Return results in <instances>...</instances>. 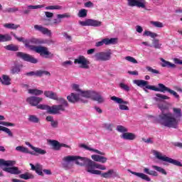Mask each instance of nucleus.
<instances>
[{
    "label": "nucleus",
    "mask_w": 182,
    "mask_h": 182,
    "mask_svg": "<svg viewBox=\"0 0 182 182\" xmlns=\"http://www.w3.org/2000/svg\"><path fill=\"white\" fill-rule=\"evenodd\" d=\"M73 63L70 60H67V61H65V62H63L62 63V66H64L65 68H66V66L68 65H73Z\"/></svg>",
    "instance_id": "338daca9"
},
{
    "label": "nucleus",
    "mask_w": 182,
    "mask_h": 182,
    "mask_svg": "<svg viewBox=\"0 0 182 182\" xmlns=\"http://www.w3.org/2000/svg\"><path fill=\"white\" fill-rule=\"evenodd\" d=\"M80 147H82V149H85V150H89V151H94V153H97V154H100V156H105V154H106L105 152H102L97 149L90 148L85 144H82L80 145Z\"/></svg>",
    "instance_id": "cd10ccee"
},
{
    "label": "nucleus",
    "mask_w": 182,
    "mask_h": 182,
    "mask_svg": "<svg viewBox=\"0 0 182 182\" xmlns=\"http://www.w3.org/2000/svg\"><path fill=\"white\" fill-rule=\"evenodd\" d=\"M51 146L53 147V150H60V143L56 140L51 141Z\"/></svg>",
    "instance_id": "58836bf2"
},
{
    "label": "nucleus",
    "mask_w": 182,
    "mask_h": 182,
    "mask_svg": "<svg viewBox=\"0 0 182 182\" xmlns=\"http://www.w3.org/2000/svg\"><path fill=\"white\" fill-rule=\"evenodd\" d=\"M60 105L51 107V114H58L59 112H65L69 107V103L63 97H60L57 100Z\"/></svg>",
    "instance_id": "39448f33"
},
{
    "label": "nucleus",
    "mask_w": 182,
    "mask_h": 182,
    "mask_svg": "<svg viewBox=\"0 0 182 182\" xmlns=\"http://www.w3.org/2000/svg\"><path fill=\"white\" fill-rule=\"evenodd\" d=\"M131 173V174H134V176H136V177H139V178H142V180H145L146 181H151V179L149 176L143 173H138L134 172L133 171L128 170Z\"/></svg>",
    "instance_id": "b1692460"
},
{
    "label": "nucleus",
    "mask_w": 182,
    "mask_h": 182,
    "mask_svg": "<svg viewBox=\"0 0 182 182\" xmlns=\"http://www.w3.org/2000/svg\"><path fill=\"white\" fill-rule=\"evenodd\" d=\"M67 99L70 103H76L80 100V94H75L72 92L70 95L67 97Z\"/></svg>",
    "instance_id": "4be33fe9"
},
{
    "label": "nucleus",
    "mask_w": 182,
    "mask_h": 182,
    "mask_svg": "<svg viewBox=\"0 0 182 182\" xmlns=\"http://www.w3.org/2000/svg\"><path fill=\"white\" fill-rule=\"evenodd\" d=\"M156 97H159V99H161L162 100H168L170 99L169 97L166 95H164L162 94H156Z\"/></svg>",
    "instance_id": "13d9d810"
},
{
    "label": "nucleus",
    "mask_w": 182,
    "mask_h": 182,
    "mask_svg": "<svg viewBox=\"0 0 182 182\" xmlns=\"http://www.w3.org/2000/svg\"><path fill=\"white\" fill-rule=\"evenodd\" d=\"M160 60H161V62H162V63H161V66L162 68H176L175 64H173V63H170L169 61L164 60L162 58H160Z\"/></svg>",
    "instance_id": "c756f323"
},
{
    "label": "nucleus",
    "mask_w": 182,
    "mask_h": 182,
    "mask_svg": "<svg viewBox=\"0 0 182 182\" xmlns=\"http://www.w3.org/2000/svg\"><path fill=\"white\" fill-rule=\"evenodd\" d=\"M77 16L79 18H86L87 16V10L82 9L78 11Z\"/></svg>",
    "instance_id": "a18cd8bd"
},
{
    "label": "nucleus",
    "mask_w": 182,
    "mask_h": 182,
    "mask_svg": "<svg viewBox=\"0 0 182 182\" xmlns=\"http://www.w3.org/2000/svg\"><path fill=\"white\" fill-rule=\"evenodd\" d=\"M116 41H117V38H104L101 41L97 42L95 43V46H97V48H99L100 46H103L104 45H114Z\"/></svg>",
    "instance_id": "2eb2a0df"
},
{
    "label": "nucleus",
    "mask_w": 182,
    "mask_h": 182,
    "mask_svg": "<svg viewBox=\"0 0 182 182\" xmlns=\"http://www.w3.org/2000/svg\"><path fill=\"white\" fill-rule=\"evenodd\" d=\"M111 100H113V102H115V103H118V105H129L128 101H124L123 99L116 96L111 97Z\"/></svg>",
    "instance_id": "7c9ffc66"
},
{
    "label": "nucleus",
    "mask_w": 182,
    "mask_h": 182,
    "mask_svg": "<svg viewBox=\"0 0 182 182\" xmlns=\"http://www.w3.org/2000/svg\"><path fill=\"white\" fill-rule=\"evenodd\" d=\"M1 85H4L5 86H9L11 85V78H9V76L6 75H2Z\"/></svg>",
    "instance_id": "473e14b6"
},
{
    "label": "nucleus",
    "mask_w": 182,
    "mask_h": 182,
    "mask_svg": "<svg viewBox=\"0 0 182 182\" xmlns=\"http://www.w3.org/2000/svg\"><path fill=\"white\" fill-rule=\"evenodd\" d=\"M155 157L158 159V160H161V161H166L167 163H170L171 164H173V166H177V167H182L181 162L169 158L166 155L163 156V154L157 151H154Z\"/></svg>",
    "instance_id": "423d86ee"
},
{
    "label": "nucleus",
    "mask_w": 182,
    "mask_h": 182,
    "mask_svg": "<svg viewBox=\"0 0 182 182\" xmlns=\"http://www.w3.org/2000/svg\"><path fill=\"white\" fill-rule=\"evenodd\" d=\"M30 147L33 150V151H30V154H31V156H43L44 154H46V151L45 149H42L39 147H35L32 144H30Z\"/></svg>",
    "instance_id": "dca6fc26"
},
{
    "label": "nucleus",
    "mask_w": 182,
    "mask_h": 182,
    "mask_svg": "<svg viewBox=\"0 0 182 182\" xmlns=\"http://www.w3.org/2000/svg\"><path fill=\"white\" fill-rule=\"evenodd\" d=\"M73 89L74 90H75V92H78V93H80V92H82V90H80V88H79V85H77V84H73Z\"/></svg>",
    "instance_id": "680f3d73"
},
{
    "label": "nucleus",
    "mask_w": 182,
    "mask_h": 182,
    "mask_svg": "<svg viewBox=\"0 0 182 182\" xmlns=\"http://www.w3.org/2000/svg\"><path fill=\"white\" fill-rule=\"evenodd\" d=\"M151 23L156 28H163V23L160 21H151Z\"/></svg>",
    "instance_id": "5fc2aeb1"
},
{
    "label": "nucleus",
    "mask_w": 182,
    "mask_h": 182,
    "mask_svg": "<svg viewBox=\"0 0 182 182\" xmlns=\"http://www.w3.org/2000/svg\"><path fill=\"white\" fill-rule=\"evenodd\" d=\"M91 159L98 163L105 164L107 161V158L100 155H92Z\"/></svg>",
    "instance_id": "a878e982"
},
{
    "label": "nucleus",
    "mask_w": 182,
    "mask_h": 182,
    "mask_svg": "<svg viewBox=\"0 0 182 182\" xmlns=\"http://www.w3.org/2000/svg\"><path fill=\"white\" fill-rule=\"evenodd\" d=\"M31 42H33V45H43L44 43L50 45V43H53L52 40H42L39 38H34V40L31 41Z\"/></svg>",
    "instance_id": "393cba45"
},
{
    "label": "nucleus",
    "mask_w": 182,
    "mask_h": 182,
    "mask_svg": "<svg viewBox=\"0 0 182 182\" xmlns=\"http://www.w3.org/2000/svg\"><path fill=\"white\" fill-rule=\"evenodd\" d=\"M17 151H21V153H26L27 154H31L29 149L25 146H18L16 147Z\"/></svg>",
    "instance_id": "a19ab883"
},
{
    "label": "nucleus",
    "mask_w": 182,
    "mask_h": 182,
    "mask_svg": "<svg viewBox=\"0 0 182 182\" xmlns=\"http://www.w3.org/2000/svg\"><path fill=\"white\" fill-rule=\"evenodd\" d=\"M22 68H23V65L21 64H15L14 66L11 67L10 72L11 75H18V73H21Z\"/></svg>",
    "instance_id": "5701e85b"
},
{
    "label": "nucleus",
    "mask_w": 182,
    "mask_h": 182,
    "mask_svg": "<svg viewBox=\"0 0 182 182\" xmlns=\"http://www.w3.org/2000/svg\"><path fill=\"white\" fill-rule=\"evenodd\" d=\"M24 75L25 76H36L37 77H42L43 75H46V76H50V73L45 70H37L26 73Z\"/></svg>",
    "instance_id": "4468645a"
},
{
    "label": "nucleus",
    "mask_w": 182,
    "mask_h": 182,
    "mask_svg": "<svg viewBox=\"0 0 182 182\" xmlns=\"http://www.w3.org/2000/svg\"><path fill=\"white\" fill-rule=\"evenodd\" d=\"M50 124L53 129H56L58 128V126H59V122L58 121L53 120Z\"/></svg>",
    "instance_id": "69168bd1"
},
{
    "label": "nucleus",
    "mask_w": 182,
    "mask_h": 182,
    "mask_svg": "<svg viewBox=\"0 0 182 182\" xmlns=\"http://www.w3.org/2000/svg\"><path fill=\"white\" fill-rule=\"evenodd\" d=\"M119 107L120 110H129V107L125 104H119Z\"/></svg>",
    "instance_id": "e2e57ef3"
},
{
    "label": "nucleus",
    "mask_w": 182,
    "mask_h": 182,
    "mask_svg": "<svg viewBox=\"0 0 182 182\" xmlns=\"http://www.w3.org/2000/svg\"><path fill=\"white\" fill-rule=\"evenodd\" d=\"M159 107L161 113L157 118L158 123L165 127H169V129H177V126H178V120H177V119L181 117V109L173 108L174 114L173 115V113L170 112H164L165 110H168L167 106L161 105H159Z\"/></svg>",
    "instance_id": "f257e3e1"
},
{
    "label": "nucleus",
    "mask_w": 182,
    "mask_h": 182,
    "mask_svg": "<svg viewBox=\"0 0 182 182\" xmlns=\"http://www.w3.org/2000/svg\"><path fill=\"white\" fill-rule=\"evenodd\" d=\"M119 87L122 89V90H125V92H129L130 91V87H129V85L123 83V82H120L119 83Z\"/></svg>",
    "instance_id": "3c124183"
},
{
    "label": "nucleus",
    "mask_w": 182,
    "mask_h": 182,
    "mask_svg": "<svg viewBox=\"0 0 182 182\" xmlns=\"http://www.w3.org/2000/svg\"><path fill=\"white\" fill-rule=\"evenodd\" d=\"M12 41V37L9 34H0V42H9Z\"/></svg>",
    "instance_id": "f704fd0d"
},
{
    "label": "nucleus",
    "mask_w": 182,
    "mask_h": 182,
    "mask_svg": "<svg viewBox=\"0 0 182 182\" xmlns=\"http://www.w3.org/2000/svg\"><path fill=\"white\" fill-rule=\"evenodd\" d=\"M43 100V98L39 97H29L26 99L27 103H29L31 106H38Z\"/></svg>",
    "instance_id": "a211bd4d"
},
{
    "label": "nucleus",
    "mask_w": 182,
    "mask_h": 182,
    "mask_svg": "<svg viewBox=\"0 0 182 182\" xmlns=\"http://www.w3.org/2000/svg\"><path fill=\"white\" fill-rule=\"evenodd\" d=\"M105 128L109 132H113V124H105Z\"/></svg>",
    "instance_id": "052dcab7"
},
{
    "label": "nucleus",
    "mask_w": 182,
    "mask_h": 182,
    "mask_svg": "<svg viewBox=\"0 0 182 182\" xmlns=\"http://www.w3.org/2000/svg\"><path fill=\"white\" fill-rule=\"evenodd\" d=\"M159 39H154L152 41V43L154 45V48H155V49H160L161 44H160Z\"/></svg>",
    "instance_id": "603ef678"
},
{
    "label": "nucleus",
    "mask_w": 182,
    "mask_h": 182,
    "mask_svg": "<svg viewBox=\"0 0 182 182\" xmlns=\"http://www.w3.org/2000/svg\"><path fill=\"white\" fill-rule=\"evenodd\" d=\"M28 9H39L41 8H45V5H38V6H32L30 5L28 6Z\"/></svg>",
    "instance_id": "bf43d9fd"
},
{
    "label": "nucleus",
    "mask_w": 182,
    "mask_h": 182,
    "mask_svg": "<svg viewBox=\"0 0 182 182\" xmlns=\"http://www.w3.org/2000/svg\"><path fill=\"white\" fill-rule=\"evenodd\" d=\"M65 161H75V164L78 166H85V170L87 173L90 174H95L96 176H100L102 174V171L99 170H106V166L100 164H97L92 159L82 157L79 156H69L64 158ZM99 168V170H96Z\"/></svg>",
    "instance_id": "f03ea898"
},
{
    "label": "nucleus",
    "mask_w": 182,
    "mask_h": 182,
    "mask_svg": "<svg viewBox=\"0 0 182 182\" xmlns=\"http://www.w3.org/2000/svg\"><path fill=\"white\" fill-rule=\"evenodd\" d=\"M19 26H20L19 25H16V24L12 23L4 24V27L6 28V29L16 30V28H19Z\"/></svg>",
    "instance_id": "ea45409f"
},
{
    "label": "nucleus",
    "mask_w": 182,
    "mask_h": 182,
    "mask_svg": "<svg viewBox=\"0 0 182 182\" xmlns=\"http://www.w3.org/2000/svg\"><path fill=\"white\" fill-rule=\"evenodd\" d=\"M44 96L46 97H48V99H52L53 100H58L59 97H58V95L53 91H45Z\"/></svg>",
    "instance_id": "c85d7f7f"
},
{
    "label": "nucleus",
    "mask_w": 182,
    "mask_h": 182,
    "mask_svg": "<svg viewBox=\"0 0 182 182\" xmlns=\"http://www.w3.org/2000/svg\"><path fill=\"white\" fill-rule=\"evenodd\" d=\"M65 157H69V156H65L63 159V161H65V163L63 164V168H65V170H69V163H70V161H65Z\"/></svg>",
    "instance_id": "864d4df0"
},
{
    "label": "nucleus",
    "mask_w": 182,
    "mask_h": 182,
    "mask_svg": "<svg viewBox=\"0 0 182 182\" xmlns=\"http://www.w3.org/2000/svg\"><path fill=\"white\" fill-rule=\"evenodd\" d=\"M0 132H4L9 136V137H14V134H12V132H11V129H9V128L0 126Z\"/></svg>",
    "instance_id": "c03bdc74"
},
{
    "label": "nucleus",
    "mask_w": 182,
    "mask_h": 182,
    "mask_svg": "<svg viewBox=\"0 0 182 182\" xmlns=\"http://www.w3.org/2000/svg\"><path fill=\"white\" fill-rule=\"evenodd\" d=\"M28 93L30 95H35V96H39L43 94V91L38 89H29Z\"/></svg>",
    "instance_id": "e433bc0d"
},
{
    "label": "nucleus",
    "mask_w": 182,
    "mask_h": 182,
    "mask_svg": "<svg viewBox=\"0 0 182 182\" xmlns=\"http://www.w3.org/2000/svg\"><path fill=\"white\" fill-rule=\"evenodd\" d=\"M125 59L128 60V62H131V63H138L137 60L132 56H127Z\"/></svg>",
    "instance_id": "6e6d98bb"
},
{
    "label": "nucleus",
    "mask_w": 182,
    "mask_h": 182,
    "mask_svg": "<svg viewBox=\"0 0 182 182\" xmlns=\"http://www.w3.org/2000/svg\"><path fill=\"white\" fill-rule=\"evenodd\" d=\"M34 29H36V31H38V32H41V33H43V35H48V36H50V35H52V32L50 31V30L42 26L35 25Z\"/></svg>",
    "instance_id": "aec40b11"
},
{
    "label": "nucleus",
    "mask_w": 182,
    "mask_h": 182,
    "mask_svg": "<svg viewBox=\"0 0 182 182\" xmlns=\"http://www.w3.org/2000/svg\"><path fill=\"white\" fill-rule=\"evenodd\" d=\"M37 109H40L41 110H47V112L52 114V107L46 105H38Z\"/></svg>",
    "instance_id": "2f4dec72"
},
{
    "label": "nucleus",
    "mask_w": 182,
    "mask_h": 182,
    "mask_svg": "<svg viewBox=\"0 0 182 182\" xmlns=\"http://www.w3.org/2000/svg\"><path fill=\"white\" fill-rule=\"evenodd\" d=\"M28 121L30 122V123H39L41 122V119L38 116L36 115H28Z\"/></svg>",
    "instance_id": "72a5a7b5"
},
{
    "label": "nucleus",
    "mask_w": 182,
    "mask_h": 182,
    "mask_svg": "<svg viewBox=\"0 0 182 182\" xmlns=\"http://www.w3.org/2000/svg\"><path fill=\"white\" fill-rule=\"evenodd\" d=\"M57 18L58 19H62L63 18H70V14L69 13H65L63 14H58Z\"/></svg>",
    "instance_id": "4d7b16f0"
},
{
    "label": "nucleus",
    "mask_w": 182,
    "mask_h": 182,
    "mask_svg": "<svg viewBox=\"0 0 182 182\" xmlns=\"http://www.w3.org/2000/svg\"><path fill=\"white\" fill-rule=\"evenodd\" d=\"M62 9H63L62 6H59V5L48 6L46 7V9L47 11L53 10V9L60 10Z\"/></svg>",
    "instance_id": "09e8293b"
},
{
    "label": "nucleus",
    "mask_w": 182,
    "mask_h": 182,
    "mask_svg": "<svg viewBox=\"0 0 182 182\" xmlns=\"http://www.w3.org/2000/svg\"><path fill=\"white\" fill-rule=\"evenodd\" d=\"M100 176L103 178H112V177H119V173L113 169H109L108 171L101 173Z\"/></svg>",
    "instance_id": "6ab92c4d"
},
{
    "label": "nucleus",
    "mask_w": 182,
    "mask_h": 182,
    "mask_svg": "<svg viewBox=\"0 0 182 182\" xmlns=\"http://www.w3.org/2000/svg\"><path fill=\"white\" fill-rule=\"evenodd\" d=\"M80 96L82 97H86L87 99L91 98L92 100L97 102V103H105V98L102 97L100 93L96 91H83L81 90L80 92Z\"/></svg>",
    "instance_id": "20e7f679"
},
{
    "label": "nucleus",
    "mask_w": 182,
    "mask_h": 182,
    "mask_svg": "<svg viewBox=\"0 0 182 182\" xmlns=\"http://www.w3.org/2000/svg\"><path fill=\"white\" fill-rule=\"evenodd\" d=\"M134 83L139 86V87H145L146 89H149V90H154V92H159L157 89L159 87L154 85H149V82L144 80H134Z\"/></svg>",
    "instance_id": "1a4fd4ad"
},
{
    "label": "nucleus",
    "mask_w": 182,
    "mask_h": 182,
    "mask_svg": "<svg viewBox=\"0 0 182 182\" xmlns=\"http://www.w3.org/2000/svg\"><path fill=\"white\" fill-rule=\"evenodd\" d=\"M0 120H5V117L4 115H0ZM0 124H2V126H6V127H14L15 126V124L8 122H2L0 121Z\"/></svg>",
    "instance_id": "4c0bfd02"
},
{
    "label": "nucleus",
    "mask_w": 182,
    "mask_h": 182,
    "mask_svg": "<svg viewBox=\"0 0 182 182\" xmlns=\"http://www.w3.org/2000/svg\"><path fill=\"white\" fill-rule=\"evenodd\" d=\"M34 176L29 173H23V174H20L19 175V178H23V180H29L31 178H34Z\"/></svg>",
    "instance_id": "79ce46f5"
},
{
    "label": "nucleus",
    "mask_w": 182,
    "mask_h": 182,
    "mask_svg": "<svg viewBox=\"0 0 182 182\" xmlns=\"http://www.w3.org/2000/svg\"><path fill=\"white\" fill-rule=\"evenodd\" d=\"M5 48L6 50H12L13 52H17V50H19V47L14 44L8 45Z\"/></svg>",
    "instance_id": "37998d69"
},
{
    "label": "nucleus",
    "mask_w": 182,
    "mask_h": 182,
    "mask_svg": "<svg viewBox=\"0 0 182 182\" xmlns=\"http://www.w3.org/2000/svg\"><path fill=\"white\" fill-rule=\"evenodd\" d=\"M95 58L96 60H102V62L110 60L112 59V50H108L107 52L97 53Z\"/></svg>",
    "instance_id": "6e6552de"
},
{
    "label": "nucleus",
    "mask_w": 182,
    "mask_h": 182,
    "mask_svg": "<svg viewBox=\"0 0 182 182\" xmlns=\"http://www.w3.org/2000/svg\"><path fill=\"white\" fill-rule=\"evenodd\" d=\"M79 23L80 25H81V26H94V27L102 26V21L93 20L91 18H88L85 21H79Z\"/></svg>",
    "instance_id": "f8f14e48"
},
{
    "label": "nucleus",
    "mask_w": 182,
    "mask_h": 182,
    "mask_svg": "<svg viewBox=\"0 0 182 182\" xmlns=\"http://www.w3.org/2000/svg\"><path fill=\"white\" fill-rule=\"evenodd\" d=\"M129 6L146 9V0H127Z\"/></svg>",
    "instance_id": "ddd939ff"
},
{
    "label": "nucleus",
    "mask_w": 182,
    "mask_h": 182,
    "mask_svg": "<svg viewBox=\"0 0 182 182\" xmlns=\"http://www.w3.org/2000/svg\"><path fill=\"white\" fill-rule=\"evenodd\" d=\"M117 132H119V133H127V132H128L127 128L122 125H118L117 127Z\"/></svg>",
    "instance_id": "8fccbe9b"
},
{
    "label": "nucleus",
    "mask_w": 182,
    "mask_h": 182,
    "mask_svg": "<svg viewBox=\"0 0 182 182\" xmlns=\"http://www.w3.org/2000/svg\"><path fill=\"white\" fill-rule=\"evenodd\" d=\"M146 69L148 72H150L153 75H160V71H159V70L154 69L150 66H146Z\"/></svg>",
    "instance_id": "de8ad7c7"
},
{
    "label": "nucleus",
    "mask_w": 182,
    "mask_h": 182,
    "mask_svg": "<svg viewBox=\"0 0 182 182\" xmlns=\"http://www.w3.org/2000/svg\"><path fill=\"white\" fill-rule=\"evenodd\" d=\"M11 35H13L16 41L18 42H22L26 48L31 49V50H34L36 53H39L40 56H44L46 59H49L53 58V54L49 51L47 47L42 46H32L33 42H32L35 38H31L30 40H25L23 37H18L16 34L14 32H11Z\"/></svg>",
    "instance_id": "7ed1b4c3"
},
{
    "label": "nucleus",
    "mask_w": 182,
    "mask_h": 182,
    "mask_svg": "<svg viewBox=\"0 0 182 182\" xmlns=\"http://www.w3.org/2000/svg\"><path fill=\"white\" fill-rule=\"evenodd\" d=\"M16 56L24 60V62H29L30 63H38V59L35 58L33 56L29 54L22 52H17Z\"/></svg>",
    "instance_id": "9d476101"
},
{
    "label": "nucleus",
    "mask_w": 182,
    "mask_h": 182,
    "mask_svg": "<svg viewBox=\"0 0 182 182\" xmlns=\"http://www.w3.org/2000/svg\"><path fill=\"white\" fill-rule=\"evenodd\" d=\"M152 168H154L156 171H159V173H161V174H164V176H167V171L166 170L160 166H152Z\"/></svg>",
    "instance_id": "49530a36"
},
{
    "label": "nucleus",
    "mask_w": 182,
    "mask_h": 182,
    "mask_svg": "<svg viewBox=\"0 0 182 182\" xmlns=\"http://www.w3.org/2000/svg\"><path fill=\"white\" fill-rule=\"evenodd\" d=\"M84 6L85 8H93V4L92 3V1H87L84 4Z\"/></svg>",
    "instance_id": "774afa93"
},
{
    "label": "nucleus",
    "mask_w": 182,
    "mask_h": 182,
    "mask_svg": "<svg viewBox=\"0 0 182 182\" xmlns=\"http://www.w3.org/2000/svg\"><path fill=\"white\" fill-rule=\"evenodd\" d=\"M75 65H80V68L82 69H89L90 61L87 60L84 55H79L74 60Z\"/></svg>",
    "instance_id": "0eeeda50"
},
{
    "label": "nucleus",
    "mask_w": 182,
    "mask_h": 182,
    "mask_svg": "<svg viewBox=\"0 0 182 182\" xmlns=\"http://www.w3.org/2000/svg\"><path fill=\"white\" fill-rule=\"evenodd\" d=\"M30 166L33 171H36V174H38V176H41V177H43V166L41 164H36L35 166L32 164H30Z\"/></svg>",
    "instance_id": "f3484780"
},
{
    "label": "nucleus",
    "mask_w": 182,
    "mask_h": 182,
    "mask_svg": "<svg viewBox=\"0 0 182 182\" xmlns=\"http://www.w3.org/2000/svg\"><path fill=\"white\" fill-rule=\"evenodd\" d=\"M158 87L159 89L156 90H158V92H161L162 93H166V92H168L171 95H173V96H174V97H176V99H180V95H178V94H177L176 91L166 87V85H164V84H158Z\"/></svg>",
    "instance_id": "9b49d317"
},
{
    "label": "nucleus",
    "mask_w": 182,
    "mask_h": 182,
    "mask_svg": "<svg viewBox=\"0 0 182 182\" xmlns=\"http://www.w3.org/2000/svg\"><path fill=\"white\" fill-rule=\"evenodd\" d=\"M15 164V161H5L4 159H0V165L6 166V167H9V166H14Z\"/></svg>",
    "instance_id": "c9c22d12"
},
{
    "label": "nucleus",
    "mask_w": 182,
    "mask_h": 182,
    "mask_svg": "<svg viewBox=\"0 0 182 182\" xmlns=\"http://www.w3.org/2000/svg\"><path fill=\"white\" fill-rule=\"evenodd\" d=\"M3 171H6V173H9L10 174H14V175L21 174V173L19 168L16 166L6 167L3 168Z\"/></svg>",
    "instance_id": "412c9836"
},
{
    "label": "nucleus",
    "mask_w": 182,
    "mask_h": 182,
    "mask_svg": "<svg viewBox=\"0 0 182 182\" xmlns=\"http://www.w3.org/2000/svg\"><path fill=\"white\" fill-rule=\"evenodd\" d=\"M18 11L17 8H7L5 9V12L12 13V12H16Z\"/></svg>",
    "instance_id": "0e129e2a"
},
{
    "label": "nucleus",
    "mask_w": 182,
    "mask_h": 182,
    "mask_svg": "<svg viewBox=\"0 0 182 182\" xmlns=\"http://www.w3.org/2000/svg\"><path fill=\"white\" fill-rule=\"evenodd\" d=\"M121 139H124V140H134L136 139V134L127 132L122 134Z\"/></svg>",
    "instance_id": "bb28decb"
}]
</instances>
